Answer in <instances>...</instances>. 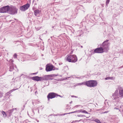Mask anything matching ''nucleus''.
Instances as JSON below:
<instances>
[{"mask_svg": "<svg viewBox=\"0 0 123 123\" xmlns=\"http://www.w3.org/2000/svg\"><path fill=\"white\" fill-rule=\"evenodd\" d=\"M118 90H116L113 94V97L114 99H117L118 98Z\"/></svg>", "mask_w": 123, "mask_h": 123, "instance_id": "obj_10", "label": "nucleus"}, {"mask_svg": "<svg viewBox=\"0 0 123 123\" xmlns=\"http://www.w3.org/2000/svg\"><path fill=\"white\" fill-rule=\"evenodd\" d=\"M15 90H16V89H13L12 90H11V91H10L9 92H7L6 93V94L8 95V94L11 93L13 91H15Z\"/></svg>", "mask_w": 123, "mask_h": 123, "instance_id": "obj_16", "label": "nucleus"}, {"mask_svg": "<svg viewBox=\"0 0 123 123\" xmlns=\"http://www.w3.org/2000/svg\"><path fill=\"white\" fill-rule=\"evenodd\" d=\"M17 55L16 54H15L14 55V58H16L17 57Z\"/></svg>", "mask_w": 123, "mask_h": 123, "instance_id": "obj_20", "label": "nucleus"}, {"mask_svg": "<svg viewBox=\"0 0 123 123\" xmlns=\"http://www.w3.org/2000/svg\"><path fill=\"white\" fill-rule=\"evenodd\" d=\"M108 40H107L102 44V47H100L94 50L95 53H102L104 52H107L109 49V46H108Z\"/></svg>", "mask_w": 123, "mask_h": 123, "instance_id": "obj_1", "label": "nucleus"}, {"mask_svg": "<svg viewBox=\"0 0 123 123\" xmlns=\"http://www.w3.org/2000/svg\"><path fill=\"white\" fill-rule=\"evenodd\" d=\"M81 48H83V46H81Z\"/></svg>", "mask_w": 123, "mask_h": 123, "instance_id": "obj_24", "label": "nucleus"}, {"mask_svg": "<svg viewBox=\"0 0 123 123\" xmlns=\"http://www.w3.org/2000/svg\"><path fill=\"white\" fill-rule=\"evenodd\" d=\"M94 121L98 123H101L100 121L98 119H95Z\"/></svg>", "mask_w": 123, "mask_h": 123, "instance_id": "obj_17", "label": "nucleus"}, {"mask_svg": "<svg viewBox=\"0 0 123 123\" xmlns=\"http://www.w3.org/2000/svg\"><path fill=\"white\" fill-rule=\"evenodd\" d=\"M67 60L70 62H75L77 60V57L76 55H68L67 56Z\"/></svg>", "mask_w": 123, "mask_h": 123, "instance_id": "obj_2", "label": "nucleus"}, {"mask_svg": "<svg viewBox=\"0 0 123 123\" xmlns=\"http://www.w3.org/2000/svg\"><path fill=\"white\" fill-rule=\"evenodd\" d=\"M58 96L56 94L54 93H50L48 94L47 96V97L48 99H49L54 98Z\"/></svg>", "mask_w": 123, "mask_h": 123, "instance_id": "obj_8", "label": "nucleus"}, {"mask_svg": "<svg viewBox=\"0 0 123 123\" xmlns=\"http://www.w3.org/2000/svg\"><path fill=\"white\" fill-rule=\"evenodd\" d=\"M9 9V6H7L0 8V12L5 13L8 11Z\"/></svg>", "mask_w": 123, "mask_h": 123, "instance_id": "obj_6", "label": "nucleus"}, {"mask_svg": "<svg viewBox=\"0 0 123 123\" xmlns=\"http://www.w3.org/2000/svg\"><path fill=\"white\" fill-rule=\"evenodd\" d=\"M58 96H60V97H61V96H60V95H58Z\"/></svg>", "mask_w": 123, "mask_h": 123, "instance_id": "obj_26", "label": "nucleus"}, {"mask_svg": "<svg viewBox=\"0 0 123 123\" xmlns=\"http://www.w3.org/2000/svg\"><path fill=\"white\" fill-rule=\"evenodd\" d=\"M108 112V111H106L105 112H104V113H107Z\"/></svg>", "mask_w": 123, "mask_h": 123, "instance_id": "obj_22", "label": "nucleus"}, {"mask_svg": "<svg viewBox=\"0 0 123 123\" xmlns=\"http://www.w3.org/2000/svg\"><path fill=\"white\" fill-rule=\"evenodd\" d=\"M114 78L113 77H106L105 78V79L106 80L110 79V80H114Z\"/></svg>", "mask_w": 123, "mask_h": 123, "instance_id": "obj_14", "label": "nucleus"}, {"mask_svg": "<svg viewBox=\"0 0 123 123\" xmlns=\"http://www.w3.org/2000/svg\"><path fill=\"white\" fill-rule=\"evenodd\" d=\"M110 0H106V4H108Z\"/></svg>", "mask_w": 123, "mask_h": 123, "instance_id": "obj_19", "label": "nucleus"}, {"mask_svg": "<svg viewBox=\"0 0 123 123\" xmlns=\"http://www.w3.org/2000/svg\"><path fill=\"white\" fill-rule=\"evenodd\" d=\"M82 85H86V82H83L80 83H78L76 85V86H80Z\"/></svg>", "mask_w": 123, "mask_h": 123, "instance_id": "obj_12", "label": "nucleus"}, {"mask_svg": "<svg viewBox=\"0 0 123 123\" xmlns=\"http://www.w3.org/2000/svg\"><path fill=\"white\" fill-rule=\"evenodd\" d=\"M119 94L121 96L123 97V90L119 91Z\"/></svg>", "mask_w": 123, "mask_h": 123, "instance_id": "obj_13", "label": "nucleus"}, {"mask_svg": "<svg viewBox=\"0 0 123 123\" xmlns=\"http://www.w3.org/2000/svg\"><path fill=\"white\" fill-rule=\"evenodd\" d=\"M82 112L85 113L86 114H88V113L86 111L84 110Z\"/></svg>", "mask_w": 123, "mask_h": 123, "instance_id": "obj_18", "label": "nucleus"}, {"mask_svg": "<svg viewBox=\"0 0 123 123\" xmlns=\"http://www.w3.org/2000/svg\"><path fill=\"white\" fill-rule=\"evenodd\" d=\"M32 80L37 81H41L44 80V79L41 77L36 76L32 78Z\"/></svg>", "mask_w": 123, "mask_h": 123, "instance_id": "obj_9", "label": "nucleus"}, {"mask_svg": "<svg viewBox=\"0 0 123 123\" xmlns=\"http://www.w3.org/2000/svg\"><path fill=\"white\" fill-rule=\"evenodd\" d=\"M18 9L14 7H9V9L8 11L10 14H14L17 12Z\"/></svg>", "mask_w": 123, "mask_h": 123, "instance_id": "obj_5", "label": "nucleus"}, {"mask_svg": "<svg viewBox=\"0 0 123 123\" xmlns=\"http://www.w3.org/2000/svg\"><path fill=\"white\" fill-rule=\"evenodd\" d=\"M2 114H3V116L4 117H6V115L5 111H2Z\"/></svg>", "mask_w": 123, "mask_h": 123, "instance_id": "obj_15", "label": "nucleus"}, {"mask_svg": "<svg viewBox=\"0 0 123 123\" xmlns=\"http://www.w3.org/2000/svg\"><path fill=\"white\" fill-rule=\"evenodd\" d=\"M40 12L39 10H36L34 11V13L35 15L37 16L38 14Z\"/></svg>", "mask_w": 123, "mask_h": 123, "instance_id": "obj_11", "label": "nucleus"}, {"mask_svg": "<svg viewBox=\"0 0 123 123\" xmlns=\"http://www.w3.org/2000/svg\"><path fill=\"white\" fill-rule=\"evenodd\" d=\"M75 112V111H74V112H71V113H69V114H70V113H75V112Z\"/></svg>", "mask_w": 123, "mask_h": 123, "instance_id": "obj_21", "label": "nucleus"}, {"mask_svg": "<svg viewBox=\"0 0 123 123\" xmlns=\"http://www.w3.org/2000/svg\"><path fill=\"white\" fill-rule=\"evenodd\" d=\"M97 85V82L94 80H90L86 82V85L89 87H94Z\"/></svg>", "mask_w": 123, "mask_h": 123, "instance_id": "obj_3", "label": "nucleus"}, {"mask_svg": "<svg viewBox=\"0 0 123 123\" xmlns=\"http://www.w3.org/2000/svg\"><path fill=\"white\" fill-rule=\"evenodd\" d=\"M71 123H76L74 122H71Z\"/></svg>", "mask_w": 123, "mask_h": 123, "instance_id": "obj_23", "label": "nucleus"}, {"mask_svg": "<svg viewBox=\"0 0 123 123\" xmlns=\"http://www.w3.org/2000/svg\"><path fill=\"white\" fill-rule=\"evenodd\" d=\"M71 97H74V96H71Z\"/></svg>", "mask_w": 123, "mask_h": 123, "instance_id": "obj_25", "label": "nucleus"}, {"mask_svg": "<svg viewBox=\"0 0 123 123\" xmlns=\"http://www.w3.org/2000/svg\"><path fill=\"white\" fill-rule=\"evenodd\" d=\"M55 69L54 67L52 65L48 64L46 66V70L47 71H49Z\"/></svg>", "mask_w": 123, "mask_h": 123, "instance_id": "obj_4", "label": "nucleus"}, {"mask_svg": "<svg viewBox=\"0 0 123 123\" xmlns=\"http://www.w3.org/2000/svg\"><path fill=\"white\" fill-rule=\"evenodd\" d=\"M29 6V4H27L20 7V9L21 11H24L27 10Z\"/></svg>", "mask_w": 123, "mask_h": 123, "instance_id": "obj_7", "label": "nucleus"}]
</instances>
